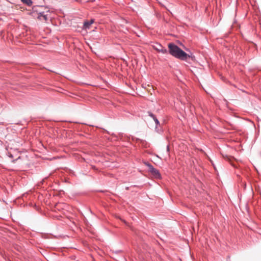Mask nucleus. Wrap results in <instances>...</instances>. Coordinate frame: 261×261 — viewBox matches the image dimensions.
<instances>
[{
  "label": "nucleus",
  "mask_w": 261,
  "mask_h": 261,
  "mask_svg": "<svg viewBox=\"0 0 261 261\" xmlns=\"http://www.w3.org/2000/svg\"><path fill=\"white\" fill-rule=\"evenodd\" d=\"M169 53L173 57L185 61L187 57V53L182 50L178 46L173 43H170L168 44Z\"/></svg>",
  "instance_id": "1"
},
{
  "label": "nucleus",
  "mask_w": 261,
  "mask_h": 261,
  "mask_svg": "<svg viewBox=\"0 0 261 261\" xmlns=\"http://www.w3.org/2000/svg\"><path fill=\"white\" fill-rule=\"evenodd\" d=\"M147 114H148V115L151 118L153 119V120H154L155 123V130L158 132V133H160L162 132V130L161 129H159V127H160V121H159V120L158 119V118H156V117L155 116V115H154L150 111H148L147 112Z\"/></svg>",
  "instance_id": "2"
},
{
  "label": "nucleus",
  "mask_w": 261,
  "mask_h": 261,
  "mask_svg": "<svg viewBox=\"0 0 261 261\" xmlns=\"http://www.w3.org/2000/svg\"><path fill=\"white\" fill-rule=\"evenodd\" d=\"M148 167V169L149 172L156 178H161V175L159 172V171L154 168V167L149 163L147 164Z\"/></svg>",
  "instance_id": "3"
},
{
  "label": "nucleus",
  "mask_w": 261,
  "mask_h": 261,
  "mask_svg": "<svg viewBox=\"0 0 261 261\" xmlns=\"http://www.w3.org/2000/svg\"><path fill=\"white\" fill-rule=\"evenodd\" d=\"M154 49L156 50L159 53L162 54H166L167 53V49L163 47L160 43H155L154 45L152 46Z\"/></svg>",
  "instance_id": "4"
},
{
  "label": "nucleus",
  "mask_w": 261,
  "mask_h": 261,
  "mask_svg": "<svg viewBox=\"0 0 261 261\" xmlns=\"http://www.w3.org/2000/svg\"><path fill=\"white\" fill-rule=\"evenodd\" d=\"M38 7V6H33L32 8L33 11L36 12L38 13V19H41V17H42L43 18L44 20L46 21L47 20V15H45L44 12H38V10H37Z\"/></svg>",
  "instance_id": "5"
},
{
  "label": "nucleus",
  "mask_w": 261,
  "mask_h": 261,
  "mask_svg": "<svg viewBox=\"0 0 261 261\" xmlns=\"http://www.w3.org/2000/svg\"><path fill=\"white\" fill-rule=\"evenodd\" d=\"M94 22V19H91L89 21H85L84 23V27L85 29H89L90 26Z\"/></svg>",
  "instance_id": "6"
},
{
  "label": "nucleus",
  "mask_w": 261,
  "mask_h": 261,
  "mask_svg": "<svg viewBox=\"0 0 261 261\" xmlns=\"http://www.w3.org/2000/svg\"><path fill=\"white\" fill-rule=\"evenodd\" d=\"M187 56L185 61H186L188 58H190L193 61L195 60V57L192 53H191L190 54H188L187 53Z\"/></svg>",
  "instance_id": "7"
},
{
  "label": "nucleus",
  "mask_w": 261,
  "mask_h": 261,
  "mask_svg": "<svg viewBox=\"0 0 261 261\" xmlns=\"http://www.w3.org/2000/svg\"><path fill=\"white\" fill-rule=\"evenodd\" d=\"M21 1L28 6H31L33 4L32 0H21Z\"/></svg>",
  "instance_id": "8"
},
{
  "label": "nucleus",
  "mask_w": 261,
  "mask_h": 261,
  "mask_svg": "<svg viewBox=\"0 0 261 261\" xmlns=\"http://www.w3.org/2000/svg\"><path fill=\"white\" fill-rule=\"evenodd\" d=\"M166 150H167V152L168 154H169V152L170 151V148H169V145L167 146Z\"/></svg>",
  "instance_id": "9"
},
{
  "label": "nucleus",
  "mask_w": 261,
  "mask_h": 261,
  "mask_svg": "<svg viewBox=\"0 0 261 261\" xmlns=\"http://www.w3.org/2000/svg\"><path fill=\"white\" fill-rule=\"evenodd\" d=\"M9 157H10V158H13V155L11 154L9 155Z\"/></svg>",
  "instance_id": "10"
},
{
  "label": "nucleus",
  "mask_w": 261,
  "mask_h": 261,
  "mask_svg": "<svg viewBox=\"0 0 261 261\" xmlns=\"http://www.w3.org/2000/svg\"><path fill=\"white\" fill-rule=\"evenodd\" d=\"M18 159H20V156H19V157H18V159H16V160H18ZM15 161H16V160H13V162H15Z\"/></svg>",
  "instance_id": "11"
}]
</instances>
